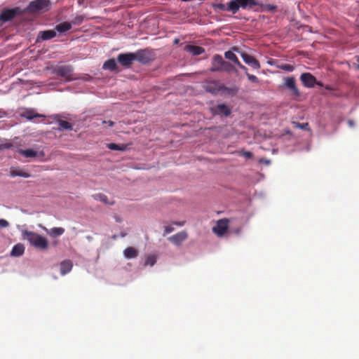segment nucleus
<instances>
[{
  "label": "nucleus",
  "mask_w": 359,
  "mask_h": 359,
  "mask_svg": "<svg viewBox=\"0 0 359 359\" xmlns=\"http://www.w3.org/2000/svg\"><path fill=\"white\" fill-rule=\"evenodd\" d=\"M283 86L288 89L292 95L295 97H299L301 95L300 91L297 87L295 79L293 76L285 77L284 79Z\"/></svg>",
  "instance_id": "9d476101"
},
{
  "label": "nucleus",
  "mask_w": 359,
  "mask_h": 359,
  "mask_svg": "<svg viewBox=\"0 0 359 359\" xmlns=\"http://www.w3.org/2000/svg\"><path fill=\"white\" fill-rule=\"evenodd\" d=\"M22 234L23 238L27 239L36 248L39 250H46L48 248V240L39 234L27 230L22 231Z\"/></svg>",
  "instance_id": "f257e3e1"
},
{
  "label": "nucleus",
  "mask_w": 359,
  "mask_h": 359,
  "mask_svg": "<svg viewBox=\"0 0 359 359\" xmlns=\"http://www.w3.org/2000/svg\"><path fill=\"white\" fill-rule=\"evenodd\" d=\"M156 262V258L154 255L148 256L145 260V265L154 266Z\"/></svg>",
  "instance_id": "2f4dec72"
},
{
  "label": "nucleus",
  "mask_w": 359,
  "mask_h": 359,
  "mask_svg": "<svg viewBox=\"0 0 359 359\" xmlns=\"http://www.w3.org/2000/svg\"><path fill=\"white\" fill-rule=\"evenodd\" d=\"M10 175L11 177H22L27 178L30 176V175L22 170L18 169V168H12L10 171Z\"/></svg>",
  "instance_id": "5701e85b"
},
{
  "label": "nucleus",
  "mask_w": 359,
  "mask_h": 359,
  "mask_svg": "<svg viewBox=\"0 0 359 359\" xmlns=\"http://www.w3.org/2000/svg\"><path fill=\"white\" fill-rule=\"evenodd\" d=\"M280 69L285 70L286 72H292L294 69V67L293 65H291L290 64H283L280 66Z\"/></svg>",
  "instance_id": "473e14b6"
},
{
  "label": "nucleus",
  "mask_w": 359,
  "mask_h": 359,
  "mask_svg": "<svg viewBox=\"0 0 359 359\" xmlns=\"http://www.w3.org/2000/svg\"><path fill=\"white\" fill-rule=\"evenodd\" d=\"M22 116L25 117L26 118H27L29 120H32V119H33L34 118H36V117H41L42 115H40V114H39L37 113H35L32 110H27V111H26L25 112L23 113Z\"/></svg>",
  "instance_id": "c85d7f7f"
},
{
  "label": "nucleus",
  "mask_w": 359,
  "mask_h": 359,
  "mask_svg": "<svg viewBox=\"0 0 359 359\" xmlns=\"http://www.w3.org/2000/svg\"><path fill=\"white\" fill-rule=\"evenodd\" d=\"M222 90L224 91V92H226L229 94H232V95H234V94H236L237 93V90L236 89H235V88H226L225 86H224Z\"/></svg>",
  "instance_id": "e433bc0d"
},
{
  "label": "nucleus",
  "mask_w": 359,
  "mask_h": 359,
  "mask_svg": "<svg viewBox=\"0 0 359 359\" xmlns=\"http://www.w3.org/2000/svg\"><path fill=\"white\" fill-rule=\"evenodd\" d=\"M232 49L241 54L242 59L247 65L255 69H259L260 68L259 62L255 57L246 53L238 51V48L236 47H233Z\"/></svg>",
  "instance_id": "0eeeda50"
},
{
  "label": "nucleus",
  "mask_w": 359,
  "mask_h": 359,
  "mask_svg": "<svg viewBox=\"0 0 359 359\" xmlns=\"http://www.w3.org/2000/svg\"><path fill=\"white\" fill-rule=\"evenodd\" d=\"M72 266L73 264L72 261L69 259L62 261L60 265L61 274L65 275L69 273L72 270Z\"/></svg>",
  "instance_id": "6ab92c4d"
},
{
  "label": "nucleus",
  "mask_w": 359,
  "mask_h": 359,
  "mask_svg": "<svg viewBox=\"0 0 359 359\" xmlns=\"http://www.w3.org/2000/svg\"><path fill=\"white\" fill-rule=\"evenodd\" d=\"M302 128H304V125L301 126Z\"/></svg>",
  "instance_id": "de8ad7c7"
},
{
  "label": "nucleus",
  "mask_w": 359,
  "mask_h": 359,
  "mask_svg": "<svg viewBox=\"0 0 359 359\" xmlns=\"http://www.w3.org/2000/svg\"><path fill=\"white\" fill-rule=\"evenodd\" d=\"M348 126H349L350 127H353V126H354V121H353V120H349V121H348Z\"/></svg>",
  "instance_id": "a18cd8bd"
},
{
  "label": "nucleus",
  "mask_w": 359,
  "mask_h": 359,
  "mask_svg": "<svg viewBox=\"0 0 359 359\" xmlns=\"http://www.w3.org/2000/svg\"><path fill=\"white\" fill-rule=\"evenodd\" d=\"M258 5L256 0H231L228 3V10L233 14H236L240 8L251 9Z\"/></svg>",
  "instance_id": "f03ea898"
},
{
  "label": "nucleus",
  "mask_w": 359,
  "mask_h": 359,
  "mask_svg": "<svg viewBox=\"0 0 359 359\" xmlns=\"http://www.w3.org/2000/svg\"><path fill=\"white\" fill-rule=\"evenodd\" d=\"M123 255L127 259H133L137 257L138 252L135 248L128 247L124 250Z\"/></svg>",
  "instance_id": "4be33fe9"
},
{
  "label": "nucleus",
  "mask_w": 359,
  "mask_h": 359,
  "mask_svg": "<svg viewBox=\"0 0 359 359\" xmlns=\"http://www.w3.org/2000/svg\"><path fill=\"white\" fill-rule=\"evenodd\" d=\"M9 226V223L4 219H0V228H6Z\"/></svg>",
  "instance_id": "4c0bfd02"
},
{
  "label": "nucleus",
  "mask_w": 359,
  "mask_h": 359,
  "mask_svg": "<svg viewBox=\"0 0 359 359\" xmlns=\"http://www.w3.org/2000/svg\"><path fill=\"white\" fill-rule=\"evenodd\" d=\"M229 220L226 219H222L217 222L216 225L212 228V231L217 236H223L227 231Z\"/></svg>",
  "instance_id": "9b49d317"
},
{
  "label": "nucleus",
  "mask_w": 359,
  "mask_h": 359,
  "mask_svg": "<svg viewBox=\"0 0 359 359\" xmlns=\"http://www.w3.org/2000/svg\"><path fill=\"white\" fill-rule=\"evenodd\" d=\"M224 56H225V57L226 59L231 60V62H233L236 65H237L240 62L238 60L237 56L231 50L226 51L225 53H224Z\"/></svg>",
  "instance_id": "a878e982"
},
{
  "label": "nucleus",
  "mask_w": 359,
  "mask_h": 359,
  "mask_svg": "<svg viewBox=\"0 0 359 359\" xmlns=\"http://www.w3.org/2000/svg\"><path fill=\"white\" fill-rule=\"evenodd\" d=\"M87 238L88 240L91 239V238L90 236H88Z\"/></svg>",
  "instance_id": "09e8293b"
},
{
  "label": "nucleus",
  "mask_w": 359,
  "mask_h": 359,
  "mask_svg": "<svg viewBox=\"0 0 359 359\" xmlns=\"http://www.w3.org/2000/svg\"><path fill=\"white\" fill-rule=\"evenodd\" d=\"M50 6V0H34L29 3L28 10L30 12H45L49 10Z\"/></svg>",
  "instance_id": "20e7f679"
},
{
  "label": "nucleus",
  "mask_w": 359,
  "mask_h": 359,
  "mask_svg": "<svg viewBox=\"0 0 359 359\" xmlns=\"http://www.w3.org/2000/svg\"><path fill=\"white\" fill-rule=\"evenodd\" d=\"M117 61L124 68H130L135 61V55L133 53H120L117 56Z\"/></svg>",
  "instance_id": "39448f33"
},
{
  "label": "nucleus",
  "mask_w": 359,
  "mask_h": 359,
  "mask_svg": "<svg viewBox=\"0 0 359 359\" xmlns=\"http://www.w3.org/2000/svg\"><path fill=\"white\" fill-rule=\"evenodd\" d=\"M240 154L246 158H251L253 156L252 153L248 151H240Z\"/></svg>",
  "instance_id": "f704fd0d"
},
{
  "label": "nucleus",
  "mask_w": 359,
  "mask_h": 359,
  "mask_svg": "<svg viewBox=\"0 0 359 359\" xmlns=\"http://www.w3.org/2000/svg\"><path fill=\"white\" fill-rule=\"evenodd\" d=\"M20 13L18 8H6L0 13V25L12 20Z\"/></svg>",
  "instance_id": "423d86ee"
},
{
  "label": "nucleus",
  "mask_w": 359,
  "mask_h": 359,
  "mask_svg": "<svg viewBox=\"0 0 359 359\" xmlns=\"http://www.w3.org/2000/svg\"><path fill=\"white\" fill-rule=\"evenodd\" d=\"M25 252V246L18 243L13 246L11 255L14 257H19L23 255Z\"/></svg>",
  "instance_id": "412c9836"
},
{
  "label": "nucleus",
  "mask_w": 359,
  "mask_h": 359,
  "mask_svg": "<svg viewBox=\"0 0 359 359\" xmlns=\"http://www.w3.org/2000/svg\"><path fill=\"white\" fill-rule=\"evenodd\" d=\"M234 69L233 66L230 62L224 60L220 68V72H231L234 71Z\"/></svg>",
  "instance_id": "cd10ccee"
},
{
  "label": "nucleus",
  "mask_w": 359,
  "mask_h": 359,
  "mask_svg": "<svg viewBox=\"0 0 359 359\" xmlns=\"http://www.w3.org/2000/svg\"><path fill=\"white\" fill-rule=\"evenodd\" d=\"M57 35L55 29L40 31L38 34L36 41H47L53 39Z\"/></svg>",
  "instance_id": "4468645a"
},
{
  "label": "nucleus",
  "mask_w": 359,
  "mask_h": 359,
  "mask_svg": "<svg viewBox=\"0 0 359 359\" xmlns=\"http://www.w3.org/2000/svg\"><path fill=\"white\" fill-rule=\"evenodd\" d=\"M135 60L141 64L145 65L151 62L154 59V54L149 49H140L133 53Z\"/></svg>",
  "instance_id": "7ed1b4c3"
},
{
  "label": "nucleus",
  "mask_w": 359,
  "mask_h": 359,
  "mask_svg": "<svg viewBox=\"0 0 359 359\" xmlns=\"http://www.w3.org/2000/svg\"><path fill=\"white\" fill-rule=\"evenodd\" d=\"M224 86L218 81H212L207 86V90L212 94H217L223 90Z\"/></svg>",
  "instance_id": "dca6fc26"
},
{
  "label": "nucleus",
  "mask_w": 359,
  "mask_h": 359,
  "mask_svg": "<svg viewBox=\"0 0 359 359\" xmlns=\"http://www.w3.org/2000/svg\"><path fill=\"white\" fill-rule=\"evenodd\" d=\"M224 62V60L220 55H215L212 57V67L210 68V71L212 72H220V68L222 67Z\"/></svg>",
  "instance_id": "2eb2a0df"
},
{
  "label": "nucleus",
  "mask_w": 359,
  "mask_h": 359,
  "mask_svg": "<svg viewBox=\"0 0 359 359\" xmlns=\"http://www.w3.org/2000/svg\"><path fill=\"white\" fill-rule=\"evenodd\" d=\"M95 198L103 202L105 204H113V203H109L108 201V198L104 194H99L95 196Z\"/></svg>",
  "instance_id": "7c9ffc66"
},
{
  "label": "nucleus",
  "mask_w": 359,
  "mask_h": 359,
  "mask_svg": "<svg viewBox=\"0 0 359 359\" xmlns=\"http://www.w3.org/2000/svg\"><path fill=\"white\" fill-rule=\"evenodd\" d=\"M212 114L228 116L231 114V109L224 104H219L210 109Z\"/></svg>",
  "instance_id": "f8f14e48"
},
{
  "label": "nucleus",
  "mask_w": 359,
  "mask_h": 359,
  "mask_svg": "<svg viewBox=\"0 0 359 359\" xmlns=\"http://www.w3.org/2000/svg\"><path fill=\"white\" fill-rule=\"evenodd\" d=\"M268 10L269 11H276V6L269 4L266 6Z\"/></svg>",
  "instance_id": "79ce46f5"
},
{
  "label": "nucleus",
  "mask_w": 359,
  "mask_h": 359,
  "mask_svg": "<svg viewBox=\"0 0 359 359\" xmlns=\"http://www.w3.org/2000/svg\"><path fill=\"white\" fill-rule=\"evenodd\" d=\"M184 50L191 53L193 55H199L205 52L203 48L194 45H187L184 47Z\"/></svg>",
  "instance_id": "a211bd4d"
},
{
  "label": "nucleus",
  "mask_w": 359,
  "mask_h": 359,
  "mask_svg": "<svg viewBox=\"0 0 359 359\" xmlns=\"http://www.w3.org/2000/svg\"><path fill=\"white\" fill-rule=\"evenodd\" d=\"M217 7L222 10V11H229L228 10V4L226 5L225 4H219L217 5Z\"/></svg>",
  "instance_id": "ea45409f"
},
{
  "label": "nucleus",
  "mask_w": 359,
  "mask_h": 359,
  "mask_svg": "<svg viewBox=\"0 0 359 359\" xmlns=\"http://www.w3.org/2000/svg\"><path fill=\"white\" fill-rule=\"evenodd\" d=\"M83 20V17L81 15L76 16L74 18V19L72 21V25H79L81 24Z\"/></svg>",
  "instance_id": "72a5a7b5"
},
{
  "label": "nucleus",
  "mask_w": 359,
  "mask_h": 359,
  "mask_svg": "<svg viewBox=\"0 0 359 359\" xmlns=\"http://www.w3.org/2000/svg\"><path fill=\"white\" fill-rule=\"evenodd\" d=\"M60 126L59 129L72 130V125L69 122L64 120H59L57 121Z\"/></svg>",
  "instance_id": "c756f323"
},
{
  "label": "nucleus",
  "mask_w": 359,
  "mask_h": 359,
  "mask_svg": "<svg viewBox=\"0 0 359 359\" xmlns=\"http://www.w3.org/2000/svg\"><path fill=\"white\" fill-rule=\"evenodd\" d=\"M237 65L239 67V68L244 70L245 73H248V68L245 66L243 65L240 62L239 63L237 64Z\"/></svg>",
  "instance_id": "a19ab883"
},
{
  "label": "nucleus",
  "mask_w": 359,
  "mask_h": 359,
  "mask_svg": "<svg viewBox=\"0 0 359 359\" xmlns=\"http://www.w3.org/2000/svg\"><path fill=\"white\" fill-rule=\"evenodd\" d=\"M102 123H103V124H104V123H107V124H108V126H109V127H112V126H114V121H102Z\"/></svg>",
  "instance_id": "37998d69"
},
{
  "label": "nucleus",
  "mask_w": 359,
  "mask_h": 359,
  "mask_svg": "<svg viewBox=\"0 0 359 359\" xmlns=\"http://www.w3.org/2000/svg\"><path fill=\"white\" fill-rule=\"evenodd\" d=\"M174 231V228L172 226H165L164 227V233L163 235L165 236L166 234H168Z\"/></svg>",
  "instance_id": "58836bf2"
},
{
  "label": "nucleus",
  "mask_w": 359,
  "mask_h": 359,
  "mask_svg": "<svg viewBox=\"0 0 359 359\" xmlns=\"http://www.w3.org/2000/svg\"><path fill=\"white\" fill-rule=\"evenodd\" d=\"M300 80L303 85L307 88H313L315 85L322 86L320 82H318L316 77L311 73H303L300 76Z\"/></svg>",
  "instance_id": "1a4fd4ad"
},
{
  "label": "nucleus",
  "mask_w": 359,
  "mask_h": 359,
  "mask_svg": "<svg viewBox=\"0 0 359 359\" xmlns=\"http://www.w3.org/2000/svg\"><path fill=\"white\" fill-rule=\"evenodd\" d=\"M72 29V23L69 22H64L57 25L55 27V32L62 34L68 32Z\"/></svg>",
  "instance_id": "aec40b11"
},
{
  "label": "nucleus",
  "mask_w": 359,
  "mask_h": 359,
  "mask_svg": "<svg viewBox=\"0 0 359 359\" xmlns=\"http://www.w3.org/2000/svg\"><path fill=\"white\" fill-rule=\"evenodd\" d=\"M20 153L26 158H34L37 156V152L32 149L20 150Z\"/></svg>",
  "instance_id": "393cba45"
},
{
  "label": "nucleus",
  "mask_w": 359,
  "mask_h": 359,
  "mask_svg": "<svg viewBox=\"0 0 359 359\" xmlns=\"http://www.w3.org/2000/svg\"><path fill=\"white\" fill-rule=\"evenodd\" d=\"M188 238V234L185 231H180L168 239L175 245H180L181 243Z\"/></svg>",
  "instance_id": "ddd939ff"
},
{
  "label": "nucleus",
  "mask_w": 359,
  "mask_h": 359,
  "mask_svg": "<svg viewBox=\"0 0 359 359\" xmlns=\"http://www.w3.org/2000/svg\"><path fill=\"white\" fill-rule=\"evenodd\" d=\"M102 69L109 70L111 72H118L117 63L115 59L111 58L105 61L103 64Z\"/></svg>",
  "instance_id": "f3484780"
},
{
  "label": "nucleus",
  "mask_w": 359,
  "mask_h": 359,
  "mask_svg": "<svg viewBox=\"0 0 359 359\" xmlns=\"http://www.w3.org/2000/svg\"><path fill=\"white\" fill-rule=\"evenodd\" d=\"M64 232L65 229L62 227H53L48 232V233L53 237H57L63 234Z\"/></svg>",
  "instance_id": "b1692460"
},
{
  "label": "nucleus",
  "mask_w": 359,
  "mask_h": 359,
  "mask_svg": "<svg viewBox=\"0 0 359 359\" xmlns=\"http://www.w3.org/2000/svg\"><path fill=\"white\" fill-rule=\"evenodd\" d=\"M179 42V39H175L174 40V43H177Z\"/></svg>",
  "instance_id": "49530a36"
},
{
  "label": "nucleus",
  "mask_w": 359,
  "mask_h": 359,
  "mask_svg": "<svg viewBox=\"0 0 359 359\" xmlns=\"http://www.w3.org/2000/svg\"><path fill=\"white\" fill-rule=\"evenodd\" d=\"M246 75L250 81L254 82V83H259V79L256 76L250 74L248 73H246Z\"/></svg>",
  "instance_id": "c9c22d12"
},
{
  "label": "nucleus",
  "mask_w": 359,
  "mask_h": 359,
  "mask_svg": "<svg viewBox=\"0 0 359 359\" xmlns=\"http://www.w3.org/2000/svg\"><path fill=\"white\" fill-rule=\"evenodd\" d=\"M185 224V222L184 221H182V222H175L173 223V224L175 225H177V226H183L184 224Z\"/></svg>",
  "instance_id": "c03bdc74"
},
{
  "label": "nucleus",
  "mask_w": 359,
  "mask_h": 359,
  "mask_svg": "<svg viewBox=\"0 0 359 359\" xmlns=\"http://www.w3.org/2000/svg\"><path fill=\"white\" fill-rule=\"evenodd\" d=\"M107 148L111 150L124 151L126 149V146L124 144H117L115 143H109L107 144Z\"/></svg>",
  "instance_id": "bb28decb"
},
{
  "label": "nucleus",
  "mask_w": 359,
  "mask_h": 359,
  "mask_svg": "<svg viewBox=\"0 0 359 359\" xmlns=\"http://www.w3.org/2000/svg\"><path fill=\"white\" fill-rule=\"evenodd\" d=\"M73 68L70 65H62L57 67L55 69V73L61 77H64L66 80L72 81L74 79L72 76Z\"/></svg>",
  "instance_id": "6e6552de"
}]
</instances>
